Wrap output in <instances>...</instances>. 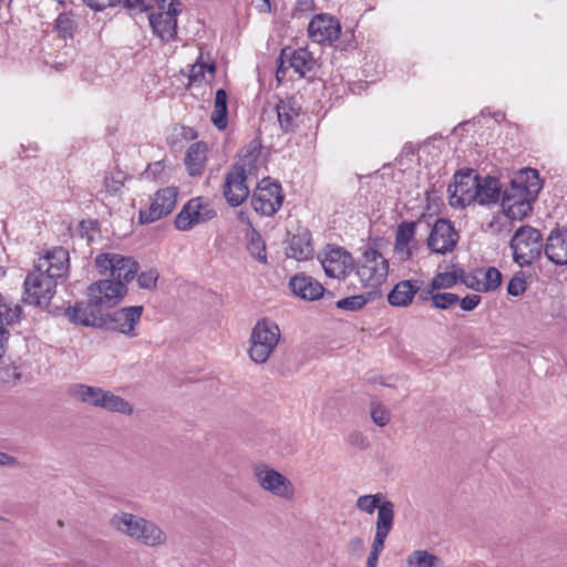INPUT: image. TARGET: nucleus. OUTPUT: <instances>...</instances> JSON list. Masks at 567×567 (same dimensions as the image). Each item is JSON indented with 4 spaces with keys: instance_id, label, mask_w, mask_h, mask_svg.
<instances>
[{
    "instance_id": "nucleus-3",
    "label": "nucleus",
    "mask_w": 567,
    "mask_h": 567,
    "mask_svg": "<svg viewBox=\"0 0 567 567\" xmlns=\"http://www.w3.org/2000/svg\"><path fill=\"white\" fill-rule=\"evenodd\" d=\"M110 524L121 534L147 547H162L168 540L167 534L159 525L132 513L118 512L111 517Z\"/></svg>"
},
{
    "instance_id": "nucleus-57",
    "label": "nucleus",
    "mask_w": 567,
    "mask_h": 567,
    "mask_svg": "<svg viewBox=\"0 0 567 567\" xmlns=\"http://www.w3.org/2000/svg\"><path fill=\"white\" fill-rule=\"evenodd\" d=\"M9 339V331L6 327L0 322V359L6 353L7 342Z\"/></svg>"
},
{
    "instance_id": "nucleus-42",
    "label": "nucleus",
    "mask_w": 567,
    "mask_h": 567,
    "mask_svg": "<svg viewBox=\"0 0 567 567\" xmlns=\"http://www.w3.org/2000/svg\"><path fill=\"white\" fill-rule=\"evenodd\" d=\"M369 301L365 295H354L337 301V307L346 311H358Z\"/></svg>"
},
{
    "instance_id": "nucleus-43",
    "label": "nucleus",
    "mask_w": 567,
    "mask_h": 567,
    "mask_svg": "<svg viewBox=\"0 0 567 567\" xmlns=\"http://www.w3.org/2000/svg\"><path fill=\"white\" fill-rule=\"evenodd\" d=\"M460 297L453 292H436L432 297V307L435 309L446 310L457 303Z\"/></svg>"
},
{
    "instance_id": "nucleus-38",
    "label": "nucleus",
    "mask_w": 567,
    "mask_h": 567,
    "mask_svg": "<svg viewBox=\"0 0 567 567\" xmlns=\"http://www.w3.org/2000/svg\"><path fill=\"white\" fill-rule=\"evenodd\" d=\"M21 307L17 303L8 301L0 293V322L3 327L16 323L21 316Z\"/></svg>"
},
{
    "instance_id": "nucleus-35",
    "label": "nucleus",
    "mask_w": 567,
    "mask_h": 567,
    "mask_svg": "<svg viewBox=\"0 0 567 567\" xmlns=\"http://www.w3.org/2000/svg\"><path fill=\"white\" fill-rule=\"evenodd\" d=\"M206 72H208L209 76L213 79L216 72V66L213 62H204L203 53H200L189 70V84L199 85L205 80Z\"/></svg>"
},
{
    "instance_id": "nucleus-54",
    "label": "nucleus",
    "mask_w": 567,
    "mask_h": 567,
    "mask_svg": "<svg viewBox=\"0 0 567 567\" xmlns=\"http://www.w3.org/2000/svg\"><path fill=\"white\" fill-rule=\"evenodd\" d=\"M104 186L109 193H116L122 188L123 183L120 179L106 176L104 178Z\"/></svg>"
},
{
    "instance_id": "nucleus-44",
    "label": "nucleus",
    "mask_w": 567,
    "mask_h": 567,
    "mask_svg": "<svg viewBox=\"0 0 567 567\" xmlns=\"http://www.w3.org/2000/svg\"><path fill=\"white\" fill-rule=\"evenodd\" d=\"M159 274L156 269L142 271L137 276V284L141 289L154 290L157 286Z\"/></svg>"
},
{
    "instance_id": "nucleus-1",
    "label": "nucleus",
    "mask_w": 567,
    "mask_h": 567,
    "mask_svg": "<svg viewBox=\"0 0 567 567\" xmlns=\"http://www.w3.org/2000/svg\"><path fill=\"white\" fill-rule=\"evenodd\" d=\"M542 184L538 172L534 168L520 171L505 188L502 196L504 215L511 220H522L532 212Z\"/></svg>"
},
{
    "instance_id": "nucleus-62",
    "label": "nucleus",
    "mask_w": 567,
    "mask_h": 567,
    "mask_svg": "<svg viewBox=\"0 0 567 567\" xmlns=\"http://www.w3.org/2000/svg\"><path fill=\"white\" fill-rule=\"evenodd\" d=\"M78 390H87V391H91V390H96L95 388L93 386H87V385H79V389Z\"/></svg>"
},
{
    "instance_id": "nucleus-33",
    "label": "nucleus",
    "mask_w": 567,
    "mask_h": 567,
    "mask_svg": "<svg viewBox=\"0 0 567 567\" xmlns=\"http://www.w3.org/2000/svg\"><path fill=\"white\" fill-rule=\"evenodd\" d=\"M384 505L391 507L392 520H394V504L391 501L385 499L380 493L361 495L355 502V506L359 511L370 515L373 514L375 509L380 513V509Z\"/></svg>"
},
{
    "instance_id": "nucleus-53",
    "label": "nucleus",
    "mask_w": 567,
    "mask_h": 567,
    "mask_svg": "<svg viewBox=\"0 0 567 567\" xmlns=\"http://www.w3.org/2000/svg\"><path fill=\"white\" fill-rule=\"evenodd\" d=\"M125 7L138 10L141 12L148 11L151 9V6L147 3V0H125Z\"/></svg>"
},
{
    "instance_id": "nucleus-22",
    "label": "nucleus",
    "mask_w": 567,
    "mask_h": 567,
    "mask_svg": "<svg viewBox=\"0 0 567 567\" xmlns=\"http://www.w3.org/2000/svg\"><path fill=\"white\" fill-rule=\"evenodd\" d=\"M65 317L70 322L84 327L102 328L105 326L100 308L89 299L87 302H76L66 308Z\"/></svg>"
},
{
    "instance_id": "nucleus-26",
    "label": "nucleus",
    "mask_w": 567,
    "mask_h": 567,
    "mask_svg": "<svg viewBox=\"0 0 567 567\" xmlns=\"http://www.w3.org/2000/svg\"><path fill=\"white\" fill-rule=\"evenodd\" d=\"M547 258L556 265H567V226L550 233L545 245Z\"/></svg>"
},
{
    "instance_id": "nucleus-61",
    "label": "nucleus",
    "mask_w": 567,
    "mask_h": 567,
    "mask_svg": "<svg viewBox=\"0 0 567 567\" xmlns=\"http://www.w3.org/2000/svg\"><path fill=\"white\" fill-rule=\"evenodd\" d=\"M379 554L370 551V555L367 560V567H377L379 561Z\"/></svg>"
},
{
    "instance_id": "nucleus-29",
    "label": "nucleus",
    "mask_w": 567,
    "mask_h": 567,
    "mask_svg": "<svg viewBox=\"0 0 567 567\" xmlns=\"http://www.w3.org/2000/svg\"><path fill=\"white\" fill-rule=\"evenodd\" d=\"M207 145L204 142L193 143L186 153L185 165L189 176H200L207 161Z\"/></svg>"
},
{
    "instance_id": "nucleus-58",
    "label": "nucleus",
    "mask_w": 567,
    "mask_h": 567,
    "mask_svg": "<svg viewBox=\"0 0 567 567\" xmlns=\"http://www.w3.org/2000/svg\"><path fill=\"white\" fill-rule=\"evenodd\" d=\"M297 9L302 12H311L316 9V0H298Z\"/></svg>"
},
{
    "instance_id": "nucleus-49",
    "label": "nucleus",
    "mask_w": 567,
    "mask_h": 567,
    "mask_svg": "<svg viewBox=\"0 0 567 567\" xmlns=\"http://www.w3.org/2000/svg\"><path fill=\"white\" fill-rule=\"evenodd\" d=\"M348 443L359 447L360 450H365L369 446V442L367 437L358 431H354L348 435Z\"/></svg>"
},
{
    "instance_id": "nucleus-36",
    "label": "nucleus",
    "mask_w": 567,
    "mask_h": 567,
    "mask_svg": "<svg viewBox=\"0 0 567 567\" xmlns=\"http://www.w3.org/2000/svg\"><path fill=\"white\" fill-rule=\"evenodd\" d=\"M408 567H443L441 558L427 550H414L406 558Z\"/></svg>"
},
{
    "instance_id": "nucleus-31",
    "label": "nucleus",
    "mask_w": 567,
    "mask_h": 567,
    "mask_svg": "<svg viewBox=\"0 0 567 567\" xmlns=\"http://www.w3.org/2000/svg\"><path fill=\"white\" fill-rule=\"evenodd\" d=\"M313 255L311 238L309 233H299L293 235L289 241L287 256L296 260H307Z\"/></svg>"
},
{
    "instance_id": "nucleus-60",
    "label": "nucleus",
    "mask_w": 567,
    "mask_h": 567,
    "mask_svg": "<svg viewBox=\"0 0 567 567\" xmlns=\"http://www.w3.org/2000/svg\"><path fill=\"white\" fill-rule=\"evenodd\" d=\"M256 1H257L256 7L260 12H269L271 10L269 0H256Z\"/></svg>"
},
{
    "instance_id": "nucleus-39",
    "label": "nucleus",
    "mask_w": 567,
    "mask_h": 567,
    "mask_svg": "<svg viewBox=\"0 0 567 567\" xmlns=\"http://www.w3.org/2000/svg\"><path fill=\"white\" fill-rule=\"evenodd\" d=\"M481 275V292H491L496 290L502 284V274L495 267H488L480 271Z\"/></svg>"
},
{
    "instance_id": "nucleus-56",
    "label": "nucleus",
    "mask_w": 567,
    "mask_h": 567,
    "mask_svg": "<svg viewBox=\"0 0 567 567\" xmlns=\"http://www.w3.org/2000/svg\"><path fill=\"white\" fill-rule=\"evenodd\" d=\"M435 290H437L436 288H432V281L430 282V285L422 289L417 292L419 293V298L421 301L425 302V301H431L432 302V297H434V295L436 292H434Z\"/></svg>"
},
{
    "instance_id": "nucleus-20",
    "label": "nucleus",
    "mask_w": 567,
    "mask_h": 567,
    "mask_svg": "<svg viewBox=\"0 0 567 567\" xmlns=\"http://www.w3.org/2000/svg\"><path fill=\"white\" fill-rule=\"evenodd\" d=\"M69 261L68 250L62 247H54L40 257L34 267L38 268V271H42L58 280L69 272Z\"/></svg>"
},
{
    "instance_id": "nucleus-40",
    "label": "nucleus",
    "mask_w": 567,
    "mask_h": 567,
    "mask_svg": "<svg viewBox=\"0 0 567 567\" xmlns=\"http://www.w3.org/2000/svg\"><path fill=\"white\" fill-rule=\"evenodd\" d=\"M55 31L60 37L72 38L76 29V21L71 12H61L55 19Z\"/></svg>"
},
{
    "instance_id": "nucleus-63",
    "label": "nucleus",
    "mask_w": 567,
    "mask_h": 567,
    "mask_svg": "<svg viewBox=\"0 0 567 567\" xmlns=\"http://www.w3.org/2000/svg\"><path fill=\"white\" fill-rule=\"evenodd\" d=\"M7 274V270L4 267H0V278H3Z\"/></svg>"
},
{
    "instance_id": "nucleus-13",
    "label": "nucleus",
    "mask_w": 567,
    "mask_h": 567,
    "mask_svg": "<svg viewBox=\"0 0 567 567\" xmlns=\"http://www.w3.org/2000/svg\"><path fill=\"white\" fill-rule=\"evenodd\" d=\"M24 300L34 306H48L55 295L56 280L38 268L25 277L24 280Z\"/></svg>"
},
{
    "instance_id": "nucleus-18",
    "label": "nucleus",
    "mask_w": 567,
    "mask_h": 567,
    "mask_svg": "<svg viewBox=\"0 0 567 567\" xmlns=\"http://www.w3.org/2000/svg\"><path fill=\"white\" fill-rule=\"evenodd\" d=\"M341 33L339 20L329 13L316 14L309 22V38L317 43H332Z\"/></svg>"
},
{
    "instance_id": "nucleus-7",
    "label": "nucleus",
    "mask_w": 567,
    "mask_h": 567,
    "mask_svg": "<svg viewBox=\"0 0 567 567\" xmlns=\"http://www.w3.org/2000/svg\"><path fill=\"white\" fill-rule=\"evenodd\" d=\"M158 6V11L148 13V21L153 33L163 42L176 39L177 17L182 12L179 0H153Z\"/></svg>"
},
{
    "instance_id": "nucleus-21",
    "label": "nucleus",
    "mask_w": 567,
    "mask_h": 567,
    "mask_svg": "<svg viewBox=\"0 0 567 567\" xmlns=\"http://www.w3.org/2000/svg\"><path fill=\"white\" fill-rule=\"evenodd\" d=\"M78 399L84 403L101 406L112 412L131 414L132 405L113 392H74Z\"/></svg>"
},
{
    "instance_id": "nucleus-34",
    "label": "nucleus",
    "mask_w": 567,
    "mask_h": 567,
    "mask_svg": "<svg viewBox=\"0 0 567 567\" xmlns=\"http://www.w3.org/2000/svg\"><path fill=\"white\" fill-rule=\"evenodd\" d=\"M315 63L316 61L311 53L303 48L293 50L289 55V65L300 76H303L306 73L310 72L313 69Z\"/></svg>"
},
{
    "instance_id": "nucleus-8",
    "label": "nucleus",
    "mask_w": 567,
    "mask_h": 567,
    "mask_svg": "<svg viewBox=\"0 0 567 567\" xmlns=\"http://www.w3.org/2000/svg\"><path fill=\"white\" fill-rule=\"evenodd\" d=\"M513 258L520 267L530 265L542 254V235L530 226H520L509 243Z\"/></svg>"
},
{
    "instance_id": "nucleus-64",
    "label": "nucleus",
    "mask_w": 567,
    "mask_h": 567,
    "mask_svg": "<svg viewBox=\"0 0 567 567\" xmlns=\"http://www.w3.org/2000/svg\"><path fill=\"white\" fill-rule=\"evenodd\" d=\"M59 4H65L68 0H54Z\"/></svg>"
},
{
    "instance_id": "nucleus-4",
    "label": "nucleus",
    "mask_w": 567,
    "mask_h": 567,
    "mask_svg": "<svg viewBox=\"0 0 567 567\" xmlns=\"http://www.w3.org/2000/svg\"><path fill=\"white\" fill-rule=\"evenodd\" d=\"M281 339L279 326L269 318L257 320L249 337L248 355L257 364L268 361Z\"/></svg>"
},
{
    "instance_id": "nucleus-46",
    "label": "nucleus",
    "mask_w": 567,
    "mask_h": 567,
    "mask_svg": "<svg viewBox=\"0 0 567 567\" xmlns=\"http://www.w3.org/2000/svg\"><path fill=\"white\" fill-rule=\"evenodd\" d=\"M347 550L350 556L361 557L364 550V540L361 537H353L347 544Z\"/></svg>"
},
{
    "instance_id": "nucleus-51",
    "label": "nucleus",
    "mask_w": 567,
    "mask_h": 567,
    "mask_svg": "<svg viewBox=\"0 0 567 567\" xmlns=\"http://www.w3.org/2000/svg\"><path fill=\"white\" fill-rule=\"evenodd\" d=\"M89 7L94 10H104L107 7H113L120 3L122 0H83Z\"/></svg>"
},
{
    "instance_id": "nucleus-23",
    "label": "nucleus",
    "mask_w": 567,
    "mask_h": 567,
    "mask_svg": "<svg viewBox=\"0 0 567 567\" xmlns=\"http://www.w3.org/2000/svg\"><path fill=\"white\" fill-rule=\"evenodd\" d=\"M415 231L416 223L414 221H403L398 226L393 249L400 261L410 260L417 249Z\"/></svg>"
},
{
    "instance_id": "nucleus-2",
    "label": "nucleus",
    "mask_w": 567,
    "mask_h": 567,
    "mask_svg": "<svg viewBox=\"0 0 567 567\" xmlns=\"http://www.w3.org/2000/svg\"><path fill=\"white\" fill-rule=\"evenodd\" d=\"M260 151L255 144L243 148L238 161L225 174L223 195L230 207H238L249 196L248 177L256 175Z\"/></svg>"
},
{
    "instance_id": "nucleus-27",
    "label": "nucleus",
    "mask_w": 567,
    "mask_h": 567,
    "mask_svg": "<svg viewBox=\"0 0 567 567\" xmlns=\"http://www.w3.org/2000/svg\"><path fill=\"white\" fill-rule=\"evenodd\" d=\"M394 520H392L391 507L384 505L380 513H378L377 524H375V534L372 544V553L381 554L384 549L385 539L389 536Z\"/></svg>"
},
{
    "instance_id": "nucleus-12",
    "label": "nucleus",
    "mask_w": 567,
    "mask_h": 567,
    "mask_svg": "<svg viewBox=\"0 0 567 567\" xmlns=\"http://www.w3.org/2000/svg\"><path fill=\"white\" fill-rule=\"evenodd\" d=\"M318 259L329 278L344 280L354 268L352 255L342 247L328 245Z\"/></svg>"
},
{
    "instance_id": "nucleus-47",
    "label": "nucleus",
    "mask_w": 567,
    "mask_h": 567,
    "mask_svg": "<svg viewBox=\"0 0 567 567\" xmlns=\"http://www.w3.org/2000/svg\"><path fill=\"white\" fill-rule=\"evenodd\" d=\"M227 109H214L210 120L218 130H224L227 126Z\"/></svg>"
},
{
    "instance_id": "nucleus-9",
    "label": "nucleus",
    "mask_w": 567,
    "mask_h": 567,
    "mask_svg": "<svg viewBox=\"0 0 567 567\" xmlns=\"http://www.w3.org/2000/svg\"><path fill=\"white\" fill-rule=\"evenodd\" d=\"M217 216L212 202L206 197L189 199L176 215L174 224L178 230L188 231L197 225L205 224Z\"/></svg>"
},
{
    "instance_id": "nucleus-5",
    "label": "nucleus",
    "mask_w": 567,
    "mask_h": 567,
    "mask_svg": "<svg viewBox=\"0 0 567 567\" xmlns=\"http://www.w3.org/2000/svg\"><path fill=\"white\" fill-rule=\"evenodd\" d=\"M355 275L364 288L377 290L388 278L389 261L374 247L368 246L358 259Z\"/></svg>"
},
{
    "instance_id": "nucleus-48",
    "label": "nucleus",
    "mask_w": 567,
    "mask_h": 567,
    "mask_svg": "<svg viewBox=\"0 0 567 567\" xmlns=\"http://www.w3.org/2000/svg\"><path fill=\"white\" fill-rule=\"evenodd\" d=\"M460 282L464 284L467 288L473 289L475 291L481 292V275L480 271L474 275H465L463 271V276L460 279Z\"/></svg>"
},
{
    "instance_id": "nucleus-50",
    "label": "nucleus",
    "mask_w": 567,
    "mask_h": 567,
    "mask_svg": "<svg viewBox=\"0 0 567 567\" xmlns=\"http://www.w3.org/2000/svg\"><path fill=\"white\" fill-rule=\"evenodd\" d=\"M458 302L464 311H472L480 305L481 297L478 295H468L460 299Z\"/></svg>"
},
{
    "instance_id": "nucleus-45",
    "label": "nucleus",
    "mask_w": 567,
    "mask_h": 567,
    "mask_svg": "<svg viewBox=\"0 0 567 567\" xmlns=\"http://www.w3.org/2000/svg\"><path fill=\"white\" fill-rule=\"evenodd\" d=\"M526 290V281L522 275H515L507 285V292L511 296L518 297Z\"/></svg>"
},
{
    "instance_id": "nucleus-30",
    "label": "nucleus",
    "mask_w": 567,
    "mask_h": 567,
    "mask_svg": "<svg viewBox=\"0 0 567 567\" xmlns=\"http://www.w3.org/2000/svg\"><path fill=\"white\" fill-rule=\"evenodd\" d=\"M300 105L293 97L280 100L276 105V112L280 127L289 132L293 130L295 122L300 114Z\"/></svg>"
},
{
    "instance_id": "nucleus-16",
    "label": "nucleus",
    "mask_w": 567,
    "mask_h": 567,
    "mask_svg": "<svg viewBox=\"0 0 567 567\" xmlns=\"http://www.w3.org/2000/svg\"><path fill=\"white\" fill-rule=\"evenodd\" d=\"M143 310V306H128L117 309L103 316L105 326L102 328L134 338L137 336L136 327L141 321Z\"/></svg>"
},
{
    "instance_id": "nucleus-6",
    "label": "nucleus",
    "mask_w": 567,
    "mask_h": 567,
    "mask_svg": "<svg viewBox=\"0 0 567 567\" xmlns=\"http://www.w3.org/2000/svg\"><path fill=\"white\" fill-rule=\"evenodd\" d=\"M94 266L102 277L122 282L124 287L136 277L140 269L138 262L132 257L114 252L99 254L94 259Z\"/></svg>"
},
{
    "instance_id": "nucleus-19",
    "label": "nucleus",
    "mask_w": 567,
    "mask_h": 567,
    "mask_svg": "<svg viewBox=\"0 0 567 567\" xmlns=\"http://www.w3.org/2000/svg\"><path fill=\"white\" fill-rule=\"evenodd\" d=\"M458 234L453 224L446 219H437L427 238V247L435 254H446L454 249Z\"/></svg>"
},
{
    "instance_id": "nucleus-28",
    "label": "nucleus",
    "mask_w": 567,
    "mask_h": 567,
    "mask_svg": "<svg viewBox=\"0 0 567 567\" xmlns=\"http://www.w3.org/2000/svg\"><path fill=\"white\" fill-rule=\"evenodd\" d=\"M477 195L475 203L480 205H489L498 202L501 196V183L496 177L477 175Z\"/></svg>"
},
{
    "instance_id": "nucleus-10",
    "label": "nucleus",
    "mask_w": 567,
    "mask_h": 567,
    "mask_svg": "<svg viewBox=\"0 0 567 567\" xmlns=\"http://www.w3.org/2000/svg\"><path fill=\"white\" fill-rule=\"evenodd\" d=\"M258 485L266 492L285 501H292L296 489L292 482L278 471L266 464L258 463L252 467Z\"/></svg>"
},
{
    "instance_id": "nucleus-52",
    "label": "nucleus",
    "mask_w": 567,
    "mask_h": 567,
    "mask_svg": "<svg viewBox=\"0 0 567 567\" xmlns=\"http://www.w3.org/2000/svg\"><path fill=\"white\" fill-rule=\"evenodd\" d=\"M21 463L12 455L0 452V466L3 467H19Z\"/></svg>"
},
{
    "instance_id": "nucleus-24",
    "label": "nucleus",
    "mask_w": 567,
    "mask_h": 567,
    "mask_svg": "<svg viewBox=\"0 0 567 567\" xmlns=\"http://www.w3.org/2000/svg\"><path fill=\"white\" fill-rule=\"evenodd\" d=\"M422 286L423 281L420 279L401 280L388 293V302L392 307L405 308L413 302Z\"/></svg>"
},
{
    "instance_id": "nucleus-32",
    "label": "nucleus",
    "mask_w": 567,
    "mask_h": 567,
    "mask_svg": "<svg viewBox=\"0 0 567 567\" xmlns=\"http://www.w3.org/2000/svg\"><path fill=\"white\" fill-rule=\"evenodd\" d=\"M239 219L241 221H246L247 225L251 228L249 235H248V244L247 249L249 254L259 262L266 264L267 262V254H266V245L262 240L260 234L256 231L251 223L249 221V218L241 212L239 214Z\"/></svg>"
},
{
    "instance_id": "nucleus-25",
    "label": "nucleus",
    "mask_w": 567,
    "mask_h": 567,
    "mask_svg": "<svg viewBox=\"0 0 567 567\" xmlns=\"http://www.w3.org/2000/svg\"><path fill=\"white\" fill-rule=\"evenodd\" d=\"M289 287L295 296L309 301L320 299L324 292L323 286L306 274L292 276L289 280Z\"/></svg>"
},
{
    "instance_id": "nucleus-59",
    "label": "nucleus",
    "mask_w": 567,
    "mask_h": 567,
    "mask_svg": "<svg viewBox=\"0 0 567 567\" xmlns=\"http://www.w3.org/2000/svg\"><path fill=\"white\" fill-rule=\"evenodd\" d=\"M163 169V165L161 162H156L147 166L145 172L143 173L146 178L155 177L157 173Z\"/></svg>"
},
{
    "instance_id": "nucleus-11",
    "label": "nucleus",
    "mask_w": 567,
    "mask_h": 567,
    "mask_svg": "<svg viewBox=\"0 0 567 567\" xmlns=\"http://www.w3.org/2000/svg\"><path fill=\"white\" fill-rule=\"evenodd\" d=\"M178 188L167 186L158 189L150 200V205L140 209L138 221L142 225H148L169 215L176 207Z\"/></svg>"
},
{
    "instance_id": "nucleus-41",
    "label": "nucleus",
    "mask_w": 567,
    "mask_h": 567,
    "mask_svg": "<svg viewBox=\"0 0 567 567\" xmlns=\"http://www.w3.org/2000/svg\"><path fill=\"white\" fill-rule=\"evenodd\" d=\"M370 416L373 423L380 427H384L391 422L390 410L379 401H372L370 403Z\"/></svg>"
},
{
    "instance_id": "nucleus-37",
    "label": "nucleus",
    "mask_w": 567,
    "mask_h": 567,
    "mask_svg": "<svg viewBox=\"0 0 567 567\" xmlns=\"http://www.w3.org/2000/svg\"><path fill=\"white\" fill-rule=\"evenodd\" d=\"M463 276V269L453 266L452 270L444 271V272H437L432 278V288H436L437 290L441 289H449L454 286H456L460 282V279Z\"/></svg>"
},
{
    "instance_id": "nucleus-17",
    "label": "nucleus",
    "mask_w": 567,
    "mask_h": 567,
    "mask_svg": "<svg viewBox=\"0 0 567 567\" xmlns=\"http://www.w3.org/2000/svg\"><path fill=\"white\" fill-rule=\"evenodd\" d=\"M477 175L468 171L456 173L454 183L449 186V203L454 208H464L474 203L477 195Z\"/></svg>"
},
{
    "instance_id": "nucleus-14",
    "label": "nucleus",
    "mask_w": 567,
    "mask_h": 567,
    "mask_svg": "<svg viewBox=\"0 0 567 567\" xmlns=\"http://www.w3.org/2000/svg\"><path fill=\"white\" fill-rule=\"evenodd\" d=\"M282 202L284 194L280 184L272 182L270 178H262L251 197V206L255 212L265 216L276 214Z\"/></svg>"
},
{
    "instance_id": "nucleus-15",
    "label": "nucleus",
    "mask_w": 567,
    "mask_h": 567,
    "mask_svg": "<svg viewBox=\"0 0 567 567\" xmlns=\"http://www.w3.org/2000/svg\"><path fill=\"white\" fill-rule=\"evenodd\" d=\"M127 293V287L122 282H114L109 277L92 282L87 287V299L99 308L116 306Z\"/></svg>"
},
{
    "instance_id": "nucleus-55",
    "label": "nucleus",
    "mask_w": 567,
    "mask_h": 567,
    "mask_svg": "<svg viewBox=\"0 0 567 567\" xmlns=\"http://www.w3.org/2000/svg\"><path fill=\"white\" fill-rule=\"evenodd\" d=\"M214 109H227V93L224 89L217 90Z\"/></svg>"
}]
</instances>
